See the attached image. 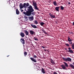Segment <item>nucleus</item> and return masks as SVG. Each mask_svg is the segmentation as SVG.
Wrapping results in <instances>:
<instances>
[{"mask_svg": "<svg viewBox=\"0 0 74 74\" xmlns=\"http://www.w3.org/2000/svg\"><path fill=\"white\" fill-rule=\"evenodd\" d=\"M28 10H26V12H23V14L25 15V16H30L31 15H35V12H33L34 10L32 6L30 5L27 8Z\"/></svg>", "mask_w": 74, "mask_h": 74, "instance_id": "1", "label": "nucleus"}, {"mask_svg": "<svg viewBox=\"0 0 74 74\" xmlns=\"http://www.w3.org/2000/svg\"><path fill=\"white\" fill-rule=\"evenodd\" d=\"M62 59L64 60V61H66V62H71L72 60L69 57L67 58L63 57Z\"/></svg>", "mask_w": 74, "mask_h": 74, "instance_id": "2", "label": "nucleus"}, {"mask_svg": "<svg viewBox=\"0 0 74 74\" xmlns=\"http://www.w3.org/2000/svg\"><path fill=\"white\" fill-rule=\"evenodd\" d=\"M33 4L34 5V8L36 10H39V9L38 8L37 6V3H36V2H33Z\"/></svg>", "mask_w": 74, "mask_h": 74, "instance_id": "3", "label": "nucleus"}, {"mask_svg": "<svg viewBox=\"0 0 74 74\" xmlns=\"http://www.w3.org/2000/svg\"><path fill=\"white\" fill-rule=\"evenodd\" d=\"M68 41H69V44H73V42H72V39H71L70 38V37L68 36Z\"/></svg>", "mask_w": 74, "mask_h": 74, "instance_id": "4", "label": "nucleus"}, {"mask_svg": "<svg viewBox=\"0 0 74 74\" xmlns=\"http://www.w3.org/2000/svg\"><path fill=\"white\" fill-rule=\"evenodd\" d=\"M28 18L30 21H32L34 20V17H33V16H32L31 17H28Z\"/></svg>", "mask_w": 74, "mask_h": 74, "instance_id": "5", "label": "nucleus"}, {"mask_svg": "<svg viewBox=\"0 0 74 74\" xmlns=\"http://www.w3.org/2000/svg\"><path fill=\"white\" fill-rule=\"evenodd\" d=\"M30 34L31 35H33L36 34V32H34V31H32L30 30L29 31Z\"/></svg>", "mask_w": 74, "mask_h": 74, "instance_id": "6", "label": "nucleus"}, {"mask_svg": "<svg viewBox=\"0 0 74 74\" xmlns=\"http://www.w3.org/2000/svg\"><path fill=\"white\" fill-rule=\"evenodd\" d=\"M20 41L23 45H24V44H25V40H24L23 38H21Z\"/></svg>", "mask_w": 74, "mask_h": 74, "instance_id": "7", "label": "nucleus"}, {"mask_svg": "<svg viewBox=\"0 0 74 74\" xmlns=\"http://www.w3.org/2000/svg\"><path fill=\"white\" fill-rule=\"evenodd\" d=\"M30 59L32 61H33V62H35V63H36V62H37V61L36 60L34 59V58H30Z\"/></svg>", "mask_w": 74, "mask_h": 74, "instance_id": "8", "label": "nucleus"}, {"mask_svg": "<svg viewBox=\"0 0 74 74\" xmlns=\"http://www.w3.org/2000/svg\"><path fill=\"white\" fill-rule=\"evenodd\" d=\"M61 67L62 68V69H63V70H66V67L65 66V65H64L62 64L61 66Z\"/></svg>", "mask_w": 74, "mask_h": 74, "instance_id": "9", "label": "nucleus"}, {"mask_svg": "<svg viewBox=\"0 0 74 74\" xmlns=\"http://www.w3.org/2000/svg\"><path fill=\"white\" fill-rule=\"evenodd\" d=\"M60 8V6L56 7L55 8V10L56 11H58V12H59V9Z\"/></svg>", "mask_w": 74, "mask_h": 74, "instance_id": "10", "label": "nucleus"}, {"mask_svg": "<svg viewBox=\"0 0 74 74\" xmlns=\"http://www.w3.org/2000/svg\"><path fill=\"white\" fill-rule=\"evenodd\" d=\"M49 15L53 18H55V16L51 14V13H49Z\"/></svg>", "mask_w": 74, "mask_h": 74, "instance_id": "11", "label": "nucleus"}, {"mask_svg": "<svg viewBox=\"0 0 74 74\" xmlns=\"http://www.w3.org/2000/svg\"><path fill=\"white\" fill-rule=\"evenodd\" d=\"M19 7L20 9H22V8H23V4H22V3H20V4Z\"/></svg>", "mask_w": 74, "mask_h": 74, "instance_id": "12", "label": "nucleus"}, {"mask_svg": "<svg viewBox=\"0 0 74 74\" xmlns=\"http://www.w3.org/2000/svg\"><path fill=\"white\" fill-rule=\"evenodd\" d=\"M20 36L22 37H25V34L21 32L20 34Z\"/></svg>", "mask_w": 74, "mask_h": 74, "instance_id": "13", "label": "nucleus"}, {"mask_svg": "<svg viewBox=\"0 0 74 74\" xmlns=\"http://www.w3.org/2000/svg\"><path fill=\"white\" fill-rule=\"evenodd\" d=\"M66 51H67L68 52H70V53H74V52H73V51L71 49L69 50L68 51L67 50Z\"/></svg>", "mask_w": 74, "mask_h": 74, "instance_id": "14", "label": "nucleus"}, {"mask_svg": "<svg viewBox=\"0 0 74 74\" xmlns=\"http://www.w3.org/2000/svg\"><path fill=\"white\" fill-rule=\"evenodd\" d=\"M24 32H25V33L26 34V36H28V35H29V32H28L26 30H24Z\"/></svg>", "mask_w": 74, "mask_h": 74, "instance_id": "15", "label": "nucleus"}, {"mask_svg": "<svg viewBox=\"0 0 74 74\" xmlns=\"http://www.w3.org/2000/svg\"><path fill=\"white\" fill-rule=\"evenodd\" d=\"M16 13L17 15H19V10H18V9H16Z\"/></svg>", "mask_w": 74, "mask_h": 74, "instance_id": "16", "label": "nucleus"}, {"mask_svg": "<svg viewBox=\"0 0 74 74\" xmlns=\"http://www.w3.org/2000/svg\"><path fill=\"white\" fill-rule=\"evenodd\" d=\"M31 26H32V27L36 29L37 28V26H36L33 24H31Z\"/></svg>", "mask_w": 74, "mask_h": 74, "instance_id": "17", "label": "nucleus"}, {"mask_svg": "<svg viewBox=\"0 0 74 74\" xmlns=\"http://www.w3.org/2000/svg\"><path fill=\"white\" fill-rule=\"evenodd\" d=\"M41 70H42V72L43 74H45V70L43 68H42L41 69Z\"/></svg>", "mask_w": 74, "mask_h": 74, "instance_id": "18", "label": "nucleus"}, {"mask_svg": "<svg viewBox=\"0 0 74 74\" xmlns=\"http://www.w3.org/2000/svg\"><path fill=\"white\" fill-rule=\"evenodd\" d=\"M41 30H42V32H43V33L45 34H47V33L46 32H45V30L43 29H41Z\"/></svg>", "mask_w": 74, "mask_h": 74, "instance_id": "19", "label": "nucleus"}, {"mask_svg": "<svg viewBox=\"0 0 74 74\" xmlns=\"http://www.w3.org/2000/svg\"><path fill=\"white\" fill-rule=\"evenodd\" d=\"M64 66H65V67H68V66H68V64H67L66 62H64Z\"/></svg>", "mask_w": 74, "mask_h": 74, "instance_id": "20", "label": "nucleus"}, {"mask_svg": "<svg viewBox=\"0 0 74 74\" xmlns=\"http://www.w3.org/2000/svg\"><path fill=\"white\" fill-rule=\"evenodd\" d=\"M70 66L73 69H74V66L73 65L71 64H70Z\"/></svg>", "mask_w": 74, "mask_h": 74, "instance_id": "21", "label": "nucleus"}, {"mask_svg": "<svg viewBox=\"0 0 74 74\" xmlns=\"http://www.w3.org/2000/svg\"><path fill=\"white\" fill-rule=\"evenodd\" d=\"M24 56L26 57V56L27 55V53L26 51H24Z\"/></svg>", "mask_w": 74, "mask_h": 74, "instance_id": "22", "label": "nucleus"}, {"mask_svg": "<svg viewBox=\"0 0 74 74\" xmlns=\"http://www.w3.org/2000/svg\"><path fill=\"white\" fill-rule=\"evenodd\" d=\"M23 7L24 8H27L26 6V3H25L23 4Z\"/></svg>", "mask_w": 74, "mask_h": 74, "instance_id": "23", "label": "nucleus"}, {"mask_svg": "<svg viewBox=\"0 0 74 74\" xmlns=\"http://www.w3.org/2000/svg\"><path fill=\"white\" fill-rule=\"evenodd\" d=\"M51 62L52 64H55V63L54 61L52 59H51Z\"/></svg>", "mask_w": 74, "mask_h": 74, "instance_id": "24", "label": "nucleus"}, {"mask_svg": "<svg viewBox=\"0 0 74 74\" xmlns=\"http://www.w3.org/2000/svg\"><path fill=\"white\" fill-rule=\"evenodd\" d=\"M40 25L42 26H43V25H45V23H44L41 22L40 23Z\"/></svg>", "mask_w": 74, "mask_h": 74, "instance_id": "25", "label": "nucleus"}, {"mask_svg": "<svg viewBox=\"0 0 74 74\" xmlns=\"http://www.w3.org/2000/svg\"><path fill=\"white\" fill-rule=\"evenodd\" d=\"M71 46H72V49H74V43L72 44Z\"/></svg>", "mask_w": 74, "mask_h": 74, "instance_id": "26", "label": "nucleus"}, {"mask_svg": "<svg viewBox=\"0 0 74 74\" xmlns=\"http://www.w3.org/2000/svg\"><path fill=\"white\" fill-rule=\"evenodd\" d=\"M53 4L54 5L56 6L57 5V3H56V2L55 1H54L53 2Z\"/></svg>", "mask_w": 74, "mask_h": 74, "instance_id": "27", "label": "nucleus"}, {"mask_svg": "<svg viewBox=\"0 0 74 74\" xmlns=\"http://www.w3.org/2000/svg\"><path fill=\"white\" fill-rule=\"evenodd\" d=\"M34 23L35 24H38V21H37V20H36L34 21Z\"/></svg>", "mask_w": 74, "mask_h": 74, "instance_id": "28", "label": "nucleus"}, {"mask_svg": "<svg viewBox=\"0 0 74 74\" xmlns=\"http://www.w3.org/2000/svg\"><path fill=\"white\" fill-rule=\"evenodd\" d=\"M60 9L61 10H64V7H63L62 6H61Z\"/></svg>", "mask_w": 74, "mask_h": 74, "instance_id": "29", "label": "nucleus"}, {"mask_svg": "<svg viewBox=\"0 0 74 74\" xmlns=\"http://www.w3.org/2000/svg\"><path fill=\"white\" fill-rule=\"evenodd\" d=\"M34 39L35 40H36V41H38V38H36V37H34Z\"/></svg>", "mask_w": 74, "mask_h": 74, "instance_id": "30", "label": "nucleus"}, {"mask_svg": "<svg viewBox=\"0 0 74 74\" xmlns=\"http://www.w3.org/2000/svg\"><path fill=\"white\" fill-rule=\"evenodd\" d=\"M65 45L67 47H70V45L68 43H66L65 44Z\"/></svg>", "mask_w": 74, "mask_h": 74, "instance_id": "31", "label": "nucleus"}, {"mask_svg": "<svg viewBox=\"0 0 74 74\" xmlns=\"http://www.w3.org/2000/svg\"><path fill=\"white\" fill-rule=\"evenodd\" d=\"M29 5V3H27L26 4V7H28Z\"/></svg>", "mask_w": 74, "mask_h": 74, "instance_id": "32", "label": "nucleus"}, {"mask_svg": "<svg viewBox=\"0 0 74 74\" xmlns=\"http://www.w3.org/2000/svg\"><path fill=\"white\" fill-rule=\"evenodd\" d=\"M24 18L25 19H27V17L26 16H25Z\"/></svg>", "mask_w": 74, "mask_h": 74, "instance_id": "33", "label": "nucleus"}, {"mask_svg": "<svg viewBox=\"0 0 74 74\" xmlns=\"http://www.w3.org/2000/svg\"><path fill=\"white\" fill-rule=\"evenodd\" d=\"M34 58H37V56H36L34 55Z\"/></svg>", "mask_w": 74, "mask_h": 74, "instance_id": "34", "label": "nucleus"}, {"mask_svg": "<svg viewBox=\"0 0 74 74\" xmlns=\"http://www.w3.org/2000/svg\"><path fill=\"white\" fill-rule=\"evenodd\" d=\"M68 49H69V50H70L71 49V48L69 47V48Z\"/></svg>", "mask_w": 74, "mask_h": 74, "instance_id": "35", "label": "nucleus"}, {"mask_svg": "<svg viewBox=\"0 0 74 74\" xmlns=\"http://www.w3.org/2000/svg\"><path fill=\"white\" fill-rule=\"evenodd\" d=\"M23 10H21V12H23Z\"/></svg>", "mask_w": 74, "mask_h": 74, "instance_id": "36", "label": "nucleus"}, {"mask_svg": "<svg viewBox=\"0 0 74 74\" xmlns=\"http://www.w3.org/2000/svg\"><path fill=\"white\" fill-rule=\"evenodd\" d=\"M42 48H45V47H43V46H42Z\"/></svg>", "mask_w": 74, "mask_h": 74, "instance_id": "37", "label": "nucleus"}, {"mask_svg": "<svg viewBox=\"0 0 74 74\" xmlns=\"http://www.w3.org/2000/svg\"><path fill=\"white\" fill-rule=\"evenodd\" d=\"M72 25L74 26V22H73Z\"/></svg>", "mask_w": 74, "mask_h": 74, "instance_id": "38", "label": "nucleus"}, {"mask_svg": "<svg viewBox=\"0 0 74 74\" xmlns=\"http://www.w3.org/2000/svg\"><path fill=\"white\" fill-rule=\"evenodd\" d=\"M68 4H71V3H70V2H68Z\"/></svg>", "mask_w": 74, "mask_h": 74, "instance_id": "39", "label": "nucleus"}, {"mask_svg": "<svg viewBox=\"0 0 74 74\" xmlns=\"http://www.w3.org/2000/svg\"><path fill=\"white\" fill-rule=\"evenodd\" d=\"M71 34H73V33L71 32Z\"/></svg>", "mask_w": 74, "mask_h": 74, "instance_id": "40", "label": "nucleus"}, {"mask_svg": "<svg viewBox=\"0 0 74 74\" xmlns=\"http://www.w3.org/2000/svg\"><path fill=\"white\" fill-rule=\"evenodd\" d=\"M65 50H66V51H67V48H65Z\"/></svg>", "mask_w": 74, "mask_h": 74, "instance_id": "41", "label": "nucleus"}, {"mask_svg": "<svg viewBox=\"0 0 74 74\" xmlns=\"http://www.w3.org/2000/svg\"><path fill=\"white\" fill-rule=\"evenodd\" d=\"M7 56V57H8V56H10V55H8V56Z\"/></svg>", "mask_w": 74, "mask_h": 74, "instance_id": "42", "label": "nucleus"}, {"mask_svg": "<svg viewBox=\"0 0 74 74\" xmlns=\"http://www.w3.org/2000/svg\"><path fill=\"white\" fill-rule=\"evenodd\" d=\"M56 23H57L56 21Z\"/></svg>", "mask_w": 74, "mask_h": 74, "instance_id": "43", "label": "nucleus"}, {"mask_svg": "<svg viewBox=\"0 0 74 74\" xmlns=\"http://www.w3.org/2000/svg\"><path fill=\"white\" fill-rule=\"evenodd\" d=\"M44 50L45 51H46V49H44Z\"/></svg>", "mask_w": 74, "mask_h": 74, "instance_id": "44", "label": "nucleus"}, {"mask_svg": "<svg viewBox=\"0 0 74 74\" xmlns=\"http://www.w3.org/2000/svg\"><path fill=\"white\" fill-rule=\"evenodd\" d=\"M25 10H26V9H25Z\"/></svg>", "mask_w": 74, "mask_h": 74, "instance_id": "45", "label": "nucleus"}]
</instances>
